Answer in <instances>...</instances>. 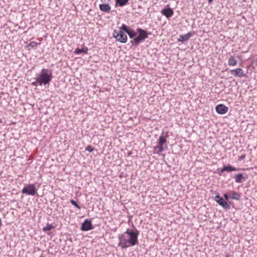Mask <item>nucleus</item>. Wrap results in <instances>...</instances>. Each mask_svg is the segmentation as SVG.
<instances>
[{
    "instance_id": "f257e3e1",
    "label": "nucleus",
    "mask_w": 257,
    "mask_h": 257,
    "mask_svg": "<svg viewBox=\"0 0 257 257\" xmlns=\"http://www.w3.org/2000/svg\"><path fill=\"white\" fill-rule=\"evenodd\" d=\"M140 231L137 229L128 228L123 233L118 234L119 243L118 246L122 249L126 248L131 246H134L139 243L138 236Z\"/></svg>"
},
{
    "instance_id": "f03ea898",
    "label": "nucleus",
    "mask_w": 257,
    "mask_h": 257,
    "mask_svg": "<svg viewBox=\"0 0 257 257\" xmlns=\"http://www.w3.org/2000/svg\"><path fill=\"white\" fill-rule=\"evenodd\" d=\"M130 38L132 39L130 41L133 46L137 47L139 45L147 39L150 33L147 31L141 28H138L136 32L132 29H130L126 33Z\"/></svg>"
},
{
    "instance_id": "7ed1b4c3",
    "label": "nucleus",
    "mask_w": 257,
    "mask_h": 257,
    "mask_svg": "<svg viewBox=\"0 0 257 257\" xmlns=\"http://www.w3.org/2000/svg\"><path fill=\"white\" fill-rule=\"evenodd\" d=\"M37 77L40 82V86L43 85H49L53 79L52 70L51 69L43 68L38 74Z\"/></svg>"
},
{
    "instance_id": "20e7f679",
    "label": "nucleus",
    "mask_w": 257,
    "mask_h": 257,
    "mask_svg": "<svg viewBox=\"0 0 257 257\" xmlns=\"http://www.w3.org/2000/svg\"><path fill=\"white\" fill-rule=\"evenodd\" d=\"M169 137L168 132H167L165 136L162 135L159 137L158 141V145L154 147V153L160 154L165 150L167 149L168 146L166 144L167 139Z\"/></svg>"
},
{
    "instance_id": "39448f33",
    "label": "nucleus",
    "mask_w": 257,
    "mask_h": 257,
    "mask_svg": "<svg viewBox=\"0 0 257 257\" xmlns=\"http://www.w3.org/2000/svg\"><path fill=\"white\" fill-rule=\"evenodd\" d=\"M113 37L121 43H126L127 40V37L126 34L122 31L114 30L112 33Z\"/></svg>"
},
{
    "instance_id": "423d86ee",
    "label": "nucleus",
    "mask_w": 257,
    "mask_h": 257,
    "mask_svg": "<svg viewBox=\"0 0 257 257\" xmlns=\"http://www.w3.org/2000/svg\"><path fill=\"white\" fill-rule=\"evenodd\" d=\"M22 193L28 195L34 196L37 193V189L35 186L33 184L26 185L22 189Z\"/></svg>"
},
{
    "instance_id": "0eeeda50",
    "label": "nucleus",
    "mask_w": 257,
    "mask_h": 257,
    "mask_svg": "<svg viewBox=\"0 0 257 257\" xmlns=\"http://www.w3.org/2000/svg\"><path fill=\"white\" fill-rule=\"evenodd\" d=\"M215 201L225 209L230 208V205L219 194L215 197Z\"/></svg>"
},
{
    "instance_id": "6e6552de",
    "label": "nucleus",
    "mask_w": 257,
    "mask_h": 257,
    "mask_svg": "<svg viewBox=\"0 0 257 257\" xmlns=\"http://www.w3.org/2000/svg\"><path fill=\"white\" fill-rule=\"evenodd\" d=\"M94 228V227L91 223V219H86L82 223L81 226V230L82 231H89Z\"/></svg>"
},
{
    "instance_id": "1a4fd4ad",
    "label": "nucleus",
    "mask_w": 257,
    "mask_h": 257,
    "mask_svg": "<svg viewBox=\"0 0 257 257\" xmlns=\"http://www.w3.org/2000/svg\"><path fill=\"white\" fill-rule=\"evenodd\" d=\"M231 75L236 77H245L246 74L244 73L243 70L241 68H236L230 70Z\"/></svg>"
},
{
    "instance_id": "9d476101",
    "label": "nucleus",
    "mask_w": 257,
    "mask_h": 257,
    "mask_svg": "<svg viewBox=\"0 0 257 257\" xmlns=\"http://www.w3.org/2000/svg\"><path fill=\"white\" fill-rule=\"evenodd\" d=\"M161 14L165 16L167 18H171L174 14V11L169 6H167L162 10Z\"/></svg>"
},
{
    "instance_id": "9b49d317",
    "label": "nucleus",
    "mask_w": 257,
    "mask_h": 257,
    "mask_svg": "<svg viewBox=\"0 0 257 257\" xmlns=\"http://www.w3.org/2000/svg\"><path fill=\"white\" fill-rule=\"evenodd\" d=\"M215 110L219 114H224L228 110V107L223 104H219L216 106Z\"/></svg>"
},
{
    "instance_id": "f8f14e48",
    "label": "nucleus",
    "mask_w": 257,
    "mask_h": 257,
    "mask_svg": "<svg viewBox=\"0 0 257 257\" xmlns=\"http://www.w3.org/2000/svg\"><path fill=\"white\" fill-rule=\"evenodd\" d=\"M99 8L101 11L104 13H109L111 9L110 6L107 3L100 4Z\"/></svg>"
},
{
    "instance_id": "ddd939ff",
    "label": "nucleus",
    "mask_w": 257,
    "mask_h": 257,
    "mask_svg": "<svg viewBox=\"0 0 257 257\" xmlns=\"http://www.w3.org/2000/svg\"><path fill=\"white\" fill-rule=\"evenodd\" d=\"M192 36V34L191 32H189L187 34L183 35H181L179 36V38H178V41L183 43L188 41Z\"/></svg>"
},
{
    "instance_id": "4468645a",
    "label": "nucleus",
    "mask_w": 257,
    "mask_h": 257,
    "mask_svg": "<svg viewBox=\"0 0 257 257\" xmlns=\"http://www.w3.org/2000/svg\"><path fill=\"white\" fill-rule=\"evenodd\" d=\"M87 52H88V48L87 47H84L81 49L78 47L77 48H76L75 50V51H74V53L75 54H77V55H78V54H80L81 53H84V54H87Z\"/></svg>"
},
{
    "instance_id": "2eb2a0df",
    "label": "nucleus",
    "mask_w": 257,
    "mask_h": 257,
    "mask_svg": "<svg viewBox=\"0 0 257 257\" xmlns=\"http://www.w3.org/2000/svg\"><path fill=\"white\" fill-rule=\"evenodd\" d=\"M246 177H244L242 173L238 174L235 178V182L237 183H241L246 180Z\"/></svg>"
},
{
    "instance_id": "dca6fc26",
    "label": "nucleus",
    "mask_w": 257,
    "mask_h": 257,
    "mask_svg": "<svg viewBox=\"0 0 257 257\" xmlns=\"http://www.w3.org/2000/svg\"><path fill=\"white\" fill-rule=\"evenodd\" d=\"M129 0H115V7H122L128 4Z\"/></svg>"
},
{
    "instance_id": "f3484780",
    "label": "nucleus",
    "mask_w": 257,
    "mask_h": 257,
    "mask_svg": "<svg viewBox=\"0 0 257 257\" xmlns=\"http://www.w3.org/2000/svg\"><path fill=\"white\" fill-rule=\"evenodd\" d=\"M240 197H241L240 194L236 192L235 191H232L231 192L230 198H231L232 199L235 200H239Z\"/></svg>"
},
{
    "instance_id": "a211bd4d",
    "label": "nucleus",
    "mask_w": 257,
    "mask_h": 257,
    "mask_svg": "<svg viewBox=\"0 0 257 257\" xmlns=\"http://www.w3.org/2000/svg\"><path fill=\"white\" fill-rule=\"evenodd\" d=\"M237 61L234 59L233 56H231L228 61V64L229 66H234L236 65Z\"/></svg>"
},
{
    "instance_id": "6ab92c4d",
    "label": "nucleus",
    "mask_w": 257,
    "mask_h": 257,
    "mask_svg": "<svg viewBox=\"0 0 257 257\" xmlns=\"http://www.w3.org/2000/svg\"><path fill=\"white\" fill-rule=\"evenodd\" d=\"M224 169H225V171H227L228 172H230L236 171L238 170L236 168H235L230 165H228L227 166H224Z\"/></svg>"
},
{
    "instance_id": "aec40b11",
    "label": "nucleus",
    "mask_w": 257,
    "mask_h": 257,
    "mask_svg": "<svg viewBox=\"0 0 257 257\" xmlns=\"http://www.w3.org/2000/svg\"><path fill=\"white\" fill-rule=\"evenodd\" d=\"M40 45V43H37L36 42L33 41L30 42L27 46V48H31L32 49H36L37 46Z\"/></svg>"
},
{
    "instance_id": "412c9836",
    "label": "nucleus",
    "mask_w": 257,
    "mask_h": 257,
    "mask_svg": "<svg viewBox=\"0 0 257 257\" xmlns=\"http://www.w3.org/2000/svg\"><path fill=\"white\" fill-rule=\"evenodd\" d=\"M53 228H54V226L52 224L48 223L46 224V226L43 228V231L44 232H47L48 231H50Z\"/></svg>"
},
{
    "instance_id": "4be33fe9",
    "label": "nucleus",
    "mask_w": 257,
    "mask_h": 257,
    "mask_svg": "<svg viewBox=\"0 0 257 257\" xmlns=\"http://www.w3.org/2000/svg\"><path fill=\"white\" fill-rule=\"evenodd\" d=\"M119 29V31H122V32L127 33L131 29L126 25L122 24Z\"/></svg>"
},
{
    "instance_id": "5701e85b",
    "label": "nucleus",
    "mask_w": 257,
    "mask_h": 257,
    "mask_svg": "<svg viewBox=\"0 0 257 257\" xmlns=\"http://www.w3.org/2000/svg\"><path fill=\"white\" fill-rule=\"evenodd\" d=\"M70 203L73 205H74L75 207H76L77 208L80 209V206L78 204V203H77L76 201H75L73 199H71L70 200Z\"/></svg>"
},
{
    "instance_id": "b1692460",
    "label": "nucleus",
    "mask_w": 257,
    "mask_h": 257,
    "mask_svg": "<svg viewBox=\"0 0 257 257\" xmlns=\"http://www.w3.org/2000/svg\"><path fill=\"white\" fill-rule=\"evenodd\" d=\"M39 79L38 77L36 78V80L33 82H32L31 84L33 86H37L38 85H40V82H39Z\"/></svg>"
},
{
    "instance_id": "393cba45",
    "label": "nucleus",
    "mask_w": 257,
    "mask_h": 257,
    "mask_svg": "<svg viewBox=\"0 0 257 257\" xmlns=\"http://www.w3.org/2000/svg\"><path fill=\"white\" fill-rule=\"evenodd\" d=\"M85 150L89 152H92L94 150V148L90 145H88L85 148Z\"/></svg>"
},
{
    "instance_id": "a878e982",
    "label": "nucleus",
    "mask_w": 257,
    "mask_h": 257,
    "mask_svg": "<svg viewBox=\"0 0 257 257\" xmlns=\"http://www.w3.org/2000/svg\"><path fill=\"white\" fill-rule=\"evenodd\" d=\"M218 171H219L218 172V174L219 175H221V174L225 171V169H224V166L223 167V168H222L220 170H218Z\"/></svg>"
},
{
    "instance_id": "bb28decb",
    "label": "nucleus",
    "mask_w": 257,
    "mask_h": 257,
    "mask_svg": "<svg viewBox=\"0 0 257 257\" xmlns=\"http://www.w3.org/2000/svg\"><path fill=\"white\" fill-rule=\"evenodd\" d=\"M223 196L225 200H228L229 199V198L230 197L227 194L224 193L223 195Z\"/></svg>"
},
{
    "instance_id": "cd10ccee",
    "label": "nucleus",
    "mask_w": 257,
    "mask_h": 257,
    "mask_svg": "<svg viewBox=\"0 0 257 257\" xmlns=\"http://www.w3.org/2000/svg\"><path fill=\"white\" fill-rule=\"evenodd\" d=\"M245 158V154L242 155H241V156L239 157V160H243V159H244Z\"/></svg>"
},
{
    "instance_id": "c85d7f7f",
    "label": "nucleus",
    "mask_w": 257,
    "mask_h": 257,
    "mask_svg": "<svg viewBox=\"0 0 257 257\" xmlns=\"http://www.w3.org/2000/svg\"><path fill=\"white\" fill-rule=\"evenodd\" d=\"M111 0H100V1L102 2V3H108L109 2L111 1Z\"/></svg>"
},
{
    "instance_id": "c756f323",
    "label": "nucleus",
    "mask_w": 257,
    "mask_h": 257,
    "mask_svg": "<svg viewBox=\"0 0 257 257\" xmlns=\"http://www.w3.org/2000/svg\"><path fill=\"white\" fill-rule=\"evenodd\" d=\"M2 225H3L2 221L1 218H0V228H1V226H2Z\"/></svg>"
},
{
    "instance_id": "7c9ffc66",
    "label": "nucleus",
    "mask_w": 257,
    "mask_h": 257,
    "mask_svg": "<svg viewBox=\"0 0 257 257\" xmlns=\"http://www.w3.org/2000/svg\"><path fill=\"white\" fill-rule=\"evenodd\" d=\"M2 122H3V121H2V119L0 118V123H1Z\"/></svg>"
},
{
    "instance_id": "2f4dec72",
    "label": "nucleus",
    "mask_w": 257,
    "mask_h": 257,
    "mask_svg": "<svg viewBox=\"0 0 257 257\" xmlns=\"http://www.w3.org/2000/svg\"><path fill=\"white\" fill-rule=\"evenodd\" d=\"M256 65H257V60L256 61Z\"/></svg>"
}]
</instances>
